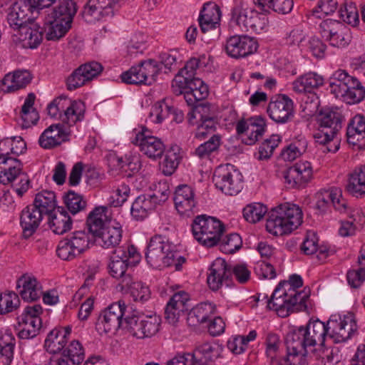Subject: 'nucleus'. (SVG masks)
<instances>
[{
	"mask_svg": "<svg viewBox=\"0 0 365 365\" xmlns=\"http://www.w3.org/2000/svg\"><path fill=\"white\" fill-rule=\"evenodd\" d=\"M122 226L116 220H109L104 228L94 237L103 248H111L118 245L122 239Z\"/></svg>",
	"mask_w": 365,
	"mask_h": 365,
	"instance_id": "25",
	"label": "nucleus"
},
{
	"mask_svg": "<svg viewBox=\"0 0 365 365\" xmlns=\"http://www.w3.org/2000/svg\"><path fill=\"white\" fill-rule=\"evenodd\" d=\"M284 183L287 188H299L309 181L312 168L308 161L299 162L284 171Z\"/></svg>",
	"mask_w": 365,
	"mask_h": 365,
	"instance_id": "18",
	"label": "nucleus"
},
{
	"mask_svg": "<svg viewBox=\"0 0 365 365\" xmlns=\"http://www.w3.org/2000/svg\"><path fill=\"white\" fill-rule=\"evenodd\" d=\"M173 200L175 208L182 215H189L195 207L194 191L187 185H180L177 187Z\"/></svg>",
	"mask_w": 365,
	"mask_h": 365,
	"instance_id": "28",
	"label": "nucleus"
},
{
	"mask_svg": "<svg viewBox=\"0 0 365 365\" xmlns=\"http://www.w3.org/2000/svg\"><path fill=\"white\" fill-rule=\"evenodd\" d=\"M103 71L102 65L91 61L80 66L67 78V88L73 91L98 76Z\"/></svg>",
	"mask_w": 365,
	"mask_h": 365,
	"instance_id": "17",
	"label": "nucleus"
},
{
	"mask_svg": "<svg viewBox=\"0 0 365 365\" xmlns=\"http://www.w3.org/2000/svg\"><path fill=\"white\" fill-rule=\"evenodd\" d=\"M355 78L351 76L344 70L335 71L329 80L330 92L339 98L347 91V86Z\"/></svg>",
	"mask_w": 365,
	"mask_h": 365,
	"instance_id": "43",
	"label": "nucleus"
},
{
	"mask_svg": "<svg viewBox=\"0 0 365 365\" xmlns=\"http://www.w3.org/2000/svg\"><path fill=\"white\" fill-rule=\"evenodd\" d=\"M187 294L185 292H179L173 295L165 309V318L169 324H175L185 309Z\"/></svg>",
	"mask_w": 365,
	"mask_h": 365,
	"instance_id": "34",
	"label": "nucleus"
},
{
	"mask_svg": "<svg viewBox=\"0 0 365 365\" xmlns=\"http://www.w3.org/2000/svg\"><path fill=\"white\" fill-rule=\"evenodd\" d=\"M221 17L220 7L214 2H207L203 5L198 18L200 30L205 33L215 29Z\"/></svg>",
	"mask_w": 365,
	"mask_h": 365,
	"instance_id": "27",
	"label": "nucleus"
},
{
	"mask_svg": "<svg viewBox=\"0 0 365 365\" xmlns=\"http://www.w3.org/2000/svg\"><path fill=\"white\" fill-rule=\"evenodd\" d=\"M31 79V74L28 71H15L4 76L1 80V89L6 93L15 92L24 88Z\"/></svg>",
	"mask_w": 365,
	"mask_h": 365,
	"instance_id": "32",
	"label": "nucleus"
},
{
	"mask_svg": "<svg viewBox=\"0 0 365 365\" xmlns=\"http://www.w3.org/2000/svg\"><path fill=\"white\" fill-rule=\"evenodd\" d=\"M66 98H58L53 100L47 107L48 113L52 118L59 116L61 124L73 126L78 121H81L84 118L85 106L79 101H68L69 105L64 109V104L67 101Z\"/></svg>",
	"mask_w": 365,
	"mask_h": 365,
	"instance_id": "8",
	"label": "nucleus"
},
{
	"mask_svg": "<svg viewBox=\"0 0 365 365\" xmlns=\"http://www.w3.org/2000/svg\"><path fill=\"white\" fill-rule=\"evenodd\" d=\"M172 106L168 105L164 101L155 103L151 108L150 117H155L153 122L161 123L165 119L170 118Z\"/></svg>",
	"mask_w": 365,
	"mask_h": 365,
	"instance_id": "57",
	"label": "nucleus"
},
{
	"mask_svg": "<svg viewBox=\"0 0 365 365\" xmlns=\"http://www.w3.org/2000/svg\"><path fill=\"white\" fill-rule=\"evenodd\" d=\"M242 245V240L237 233H231L225 236L220 242V250L226 254H233Z\"/></svg>",
	"mask_w": 365,
	"mask_h": 365,
	"instance_id": "51",
	"label": "nucleus"
},
{
	"mask_svg": "<svg viewBox=\"0 0 365 365\" xmlns=\"http://www.w3.org/2000/svg\"><path fill=\"white\" fill-rule=\"evenodd\" d=\"M16 288L22 299L26 302L36 301L42 294L40 283L30 274L22 275L17 281Z\"/></svg>",
	"mask_w": 365,
	"mask_h": 365,
	"instance_id": "24",
	"label": "nucleus"
},
{
	"mask_svg": "<svg viewBox=\"0 0 365 365\" xmlns=\"http://www.w3.org/2000/svg\"><path fill=\"white\" fill-rule=\"evenodd\" d=\"M302 222V212L294 204L285 202L272 208L267 215V230L274 235H283L296 230Z\"/></svg>",
	"mask_w": 365,
	"mask_h": 365,
	"instance_id": "3",
	"label": "nucleus"
},
{
	"mask_svg": "<svg viewBox=\"0 0 365 365\" xmlns=\"http://www.w3.org/2000/svg\"><path fill=\"white\" fill-rule=\"evenodd\" d=\"M130 188L127 185H120L108 198V205L113 207L121 206L127 200Z\"/></svg>",
	"mask_w": 365,
	"mask_h": 365,
	"instance_id": "62",
	"label": "nucleus"
},
{
	"mask_svg": "<svg viewBox=\"0 0 365 365\" xmlns=\"http://www.w3.org/2000/svg\"><path fill=\"white\" fill-rule=\"evenodd\" d=\"M330 205H332L339 212L346 211V201L342 197V192L340 188L332 187L318 194L316 208L319 212H324Z\"/></svg>",
	"mask_w": 365,
	"mask_h": 365,
	"instance_id": "22",
	"label": "nucleus"
},
{
	"mask_svg": "<svg viewBox=\"0 0 365 365\" xmlns=\"http://www.w3.org/2000/svg\"><path fill=\"white\" fill-rule=\"evenodd\" d=\"M177 252L165 236L155 235L147 246L145 259L148 264L155 269H163L173 264Z\"/></svg>",
	"mask_w": 365,
	"mask_h": 365,
	"instance_id": "5",
	"label": "nucleus"
},
{
	"mask_svg": "<svg viewBox=\"0 0 365 365\" xmlns=\"http://www.w3.org/2000/svg\"><path fill=\"white\" fill-rule=\"evenodd\" d=\"M251 11H255V10L245 6L242 2H240L232 10L231 19L240 27L245 29L249 22Z\"/></svg>",
	"mask_w": 365,
	"mask_h": 365,
	"instance_id": "50",
	"label": "nucleus"
},
{
	"mask_svg": "<svg viewBox=\"0 0 365 365\" xmlns=\"http://www.w3.org/2000/svg\"><path fill=\"white\" fill-rule=\"evenodd\" d=\"M39 11L38 9L30 8L28 0H21L15 2L9 9L7 16V21L10 26L16 30L23 26L27 25L29 21H32L29 18L26 20L28 12Z\"/></svg>",
	"mask_w": 365,
	"mask_h": 365,
	"instance_id": "26",
	"label": "nucleus"
},
{
	"mask_svg": "<svg viewBox=\"0 0 365 365\" xmlns=\"http://www.w3.org/2000/svg\"><path fill=\"white\" fill-rule=\"evenodd\" d=\"M133 143L140 148V150L145 155L153 160L160 158L165 150L161 139L149 135L148 131L138 133Z\"/></svg>",
	"mask_w": 365,
	"mask_h": 365,
	"instance_id": "21",
	"label": "nucleus"
},
{
	"mask_svg": "<svg viewBox=\"0 0 365 365\" xmlns=\"http://www.w3.org/2000/svg\"><path fill=\"white\" fill-rule=\"evenodd\" d=\"M319 27L322 37L331 46L344 48L351 42L350 29L339 21L327 19L320 24Z\"/></svg>",
	"mask_w": 365,
	"mask_h": 365,
	"instance_id": "12",
	"label": "nucleus"
},
{
	"mask_svg": "<svg viewBox=\"0 0 365 365\" xmlns=\"http://www.w3.org/2000/svg\"><path fill=\"white\" fill-rule=\"evenodd\" d=\"M76 11V3L73 1L59 0L58 6H55L46 16L50 17L51 19H56V20L71 25Z\"/></svg>",
	"mask_w": 365,
	"mask_h": 365,
	"instance_id": "38",
	"label": "nucleus"
},
{
	"mask_svg": "<svg viewBox=\"0 0 365 365\" xmlns=\"http://www.w3.org/2000/svg\"><path fill=\"white\" fill-rule=\"evenodd\" d=\"M346 190L356 197L365 195V165L356 167L349 175Z\"/></svg>",
	"mask_w": 365,
	"mask_h": 365,
	"instance_id": "39",
	"label": "nucleus"
},
{
	"mask_svg": "<svg viewBox=\"0 0 365 365\" xmlns=\"http://www.w3.org/2000/svg\"><path fill=\"white\" fill-rule=\"evenodd\" d=\"M343 116L337 110L329 108L322 109L317 117L319 128L314 134L317 143L326 145L334 140L341 128Z\"/></svg>",
	"mask_w": 365,
	"mask_h": 365,
	"instance_id": "7",
	"label": "nucleus"
},
{
	"mask_svg": "<svg viewBox=\"0 0 365 365\" xmlns=\"http://www.w3.org/2000/svg\"><path fill=\"white\" fill-rule=\"evenodd\" d=\"M267 212V208L262 203L255 202L247 205L243 209L245 219L251 223H256L261 220Z\"/></svg>",
	"mask_w": 365,
	"mask_h": 365,
	"instance_id": "49",
	"label": "nucleus"
},
{
	"mask_svg": "<svg viewBox=\"0 0 365 365\" xmlns=\"http://www.w3.org/2000/svg\"><path fill=\"white\" fill-rule=\"evenodd\" d=\"M222 348L217 344L205 343L199 347V351L202 355L205 362H213L221 354Z\"/></svg>",
	"mask_w": 365,
	"mask_h": 365,
	"instance_id": "64",
	"label": "nucleus"
},
{
	"mask_svg": "<svg viewBox=\"0 0 365 365\" xmlns=\"http://www.w3.org/2000/svg\"><path fill=\"white\" fill-rule=\"evenodd\" d=\"M48 224L51 230L56 235H63L72 228L73 220L63 207H58L49 215Z\"/></svg>",
	"mask_w": 365,
	"mask_h": 365,
	"instance_id": "35",
	"label": "nucleus"
},
{
	"mask_svg": "<svg viewBox=\"0 0 365 365\" xmlns=\"http://www.w3.org/2000/svg\"><path fill=\"white\" fill-rule=\"evenodd\" d=\"M142 69L145 85H151L156 80V76L159 73L160 68L156 61L150 59L147 61H142Z\"/></svg>",
	"mask_w": 365,
	"mask_h": 365,
	"instance_id": "61",
	"label": "nucleus"
},
{
	"mask_svg": "<svg viewBox=\"0 0 365 365\" xmlns=\"http://www.w3.org/2000/svg\"><path fill=\"white\" fill-rule=\"evenodd\" d=\"M43 215V211L38 210L32 204L23 209L20 215V225L24 238L28 239L36 232Z\"/></svg>",
	"mask_w": 365,
	"mask_h": 365,
	"instance_id": "23",
	"label": "nucleus"
},
{
	"mask_svg": "<svg viewBox=\"0 0 365 365\" xmlns=\"http://www.w3.org/2000/svg\"><path fill=\"white\" fill-rule=\"evenodd\" d=\"M107 207L98 206L95 207L86 217V225L89 232L93 236L100 233L105 226L107 225L108 220L106 217Z\"/></svg>",
	"mask_w": 365,
	"mask_h": 365,
	"instance_id": "42",
	"label": "nucleus"
},
{
	"mask_svg": "<svg viewBox=\"0 0 365 365\" xmlns=\"http://www.w3.org/2000/svg\"><path fill=\"white\" fill-rule=\"evenodd\" d=\"M123 1L88 0L82 11L83 18L86 22L93 24L103 19L112 17Z\"/></svg>",
	"mask_w": 365,
	"mask_h": 365,
	"instance_id": "13",
	"label": "nucleus"
},
{
	"mask_svg": "<svg viewBox=\"0 0 365 365\" xmlns=\"http://www.w3.org/2000/svg\"><path fill=\"white\" fill-rule=\"evenodd\" d=\"M9 155V153L0 154V182L4 185L14 180L21 170V162Z\"/></svg>",
	"mask_w": 365,
	"mask_h": 365,
	"instance_id": "29",
	"label": "nucleus"
},
{
	"mask_svg": "<svg viewBox=\"0 0 365 365\" xmlns=\"http://www.w3.org/2000/svg\"><path fill=\"white\" fill-rule=\"evenodd\" d=\"M216 308L210 302L200 303L193 307L188 313L187 322L189 326L195 327L210 320L214 315Z\"/></svg>",
	"mask_w": 365,
	"mask_h": 365,
	"instance_id": "37",
	"label": "nucleus"
},
{
	"mask_svg": "<svg viewBox=\"0 0 365 365\" xmlns=\"http://www.w3.org/2000/svg\"><path fill=\"white\" fill-rule=\"evenodd\" d=\"M257 47L255 38L247 35H235L227 39L225 49L230 56L239 58L254 53Z\"/></svg>",
	"mask_w": 365,
	"mask_h": 365,
	"instance_id": "19",
	"label": "nucleus"
},
{
	"mask_svg": "<svg viewBox=\"0 0 365 365\" xmlns=\"http://www.w3.org/2000/svg\"><path fill=\"white\" fill-rule=\"evenodd\" d=\"M180 150L179 146L175 145L165 152V159L161 164L162 172L165 175H171L178 168L181 159Z\"/></svg>",
	"mask_w": 365,
	"mask_h": 365,
	"instance_id": "46",
	"label": "nucleus"
},
{
	"mask_svg": "<svg viewBox=\"0 0 365 365\" xmlns=\"http://www.w3.org/2000/svg\"><path fill=\"white\" fill-rule=\"evenodd\" d=\"M23 46L29 48H37L42 41L43 32L41 27L34 21H29L27 25L16 29Z\"/></svg>",
	"mask_w": 365,
	"mask_h": 365,
	"instance_id": "31",
	"label": "nucleus"
},
{
	"mask_svg": "<svg viewBox=\"0 0 365 365\" xmlns=\"http://www.w3.org/2000/svg\"><path fill=\"white\" fill-rule=\"evenodd\" d=\"M71 333V327H56L48 334L45 340L44 346L46 351L56 354L63 350L67 339Z\"/></svg>",
	"mask_w": 365,
	"mask_h": 365,
	"instance_id": "30",
	"label": "nucleus"
},
{
	"mask_svg": "<svg viewBox=\"0 0 365 365\" xmlns=\"http://www.w3.org/2000/svg\"><path fill=\"white\" fill-rule=\"evenodd\" d=\"M243 177L234 165L218 166L214 171L212 181L216 187L226 195H235L242 188Z\"/></svg>",
	"mask_w": 365,
	"mask_h": 365,
	"instance_id": "11",
	"label": "nucleus"
},
{
	"mask_svg": "<svg viewBox=\"0 0 365 365\" xmlns=\"http://www.w3.org/2000/svg\"><path fill=\"white\" fill-rule=\"evenodd\" d=\"M120 290H129L135 301L143 302L150 298L149 288L141 282H133V277L131 278V284L128 287H121Z\"/></svg>",
	"mask_w": 365,
	"mask_h": 365,
	"instance_id": "52",
	"label": "nucleus"
},
{
	"mask_svg": "<svg viewBox=\"0 0 365 365\" xmlns=\"http://www.w3.org/2000/svg\"><path fill=\"white\" fill-rule=\"evenodd\" d=\"M347 91L340 97L343 98L349 104L361 102L365 97V88L357 78H354L347 86Z\"/></svg>",
	"mask_w": 365,
	"mask_h": 365,
	"instance_id": "48",
	"label": "nucleus"
},
{
	"mask_svg": "<svg viewBox=\"0 0 365 365\" xmlns=\"http://www.w3.org/2000/svg\"><path fill=\"white\" fill-rule=\"evenodd\" d=\"M323 78L314 72H309L298 77L292 83L293 91L296 93L312 92L323 84Z\"/></svg>",
	"mask_w": 365,
	"mask_h": 365,
	"instance_id": "40",
	"label": "nucleus"
},
{
	"mask_svg": "<svg viewBox=\"0 0 365 365\" xmlns=\"http://www.w3.org/2000/svg\"><path fill=\"white\" fill-rule=\"evenodd\" d=\"M46 215H51L57 209V202L54 192L43 190L37 193L32 204Z\"/></svg>",
	"mask_w": 365,
	"mask_h": 365,
	"instance_id": "44",
	"label": "nucleus"
},
{
	"mask_svg": "<svg viewBox=\"0 0 365 365\" xmlns=\"http://www.w3.org/2000/svg\"><path fill=\"white\" fill-rule=\"evenodd\" d=\"M347 142L359 148L365 146V118L361 115H355L349 123L346 128Z\"/></svg>",
	"mask_w": 365,
	"mask_h": 365,
	"instance_id": "33",
	"label": "nucleus"
},
{
	"mask_svg": "<svg viewBox=\"0 0 365 365\" xmlns=\"http://www.w3.org/2000/svg\"><path fill=\"white\" fill-rule=\"evenodd\" d=\"M327 337L334 343L344 342L357 331V324L353 314L341 316L332 314L325 323Z\"/></svg>",
	"mask_w": 365,
	"mask_h": 365,
	"instance_id": "10",
	"label": "nucleus"
},
{
	"mask_svg": "<svg viewBox=\"0 0 365 365\" xmlns=\"http://www.w3.org/2000/svg\"><path fill=\"white\" fill-rule=\"evenodd\" d=\"M69 128L60 123L51 125L40 135L39 145L44 149H52L68 141Z\"/></svg>",
	"mask_w": 365,
	"mask_h": 365,
	"instance_id": "20",
	"label": "nucleus"
},
{
	"mask_svg": "<svg viewBox=\"0 0 365 365\" xmlns=\"http://www.w3.org/2000/svg\"><path fill=\"white\" fill-rule=\"evenodd\" d=\"M63 200L66 208L72 215L81 213L86 208L87 202L83 196L73 190H68L66 192Z\"/></svg>",
	"mask_w": 365,
	"mask_h": 365,
	"instance_id": "45",
	"label": "nucleus"
},
{
	"mask_svg": "<svg viewBox=\"0 0 365 365\" xmlns=\"http://www.w3.org/2000/svg\"><path fill=\"white\" fill-rule=\"evenodd\" d=\"M325 323L319 319L309 320L306 326L292 328L285 336L287 354L293 355V359L299 354L304 356L307 349L317 346L324 348L327 337Z\"/></svg>",
	"mask_w": 365,
	"mask_h": 365,
	"instance_id": "1",
	"label": "nucleus"
},
{
	"mask_svg": "<svg viewBox=\"0 0 365 365\" xmlns=\"http://www.w3.org/2000/svg\"><path fill=\"white\" fill-rule=\"evenodd\" d=\"M301 108L308 115L315 113L319 106V100L316 93L313 92L301 93Z\"/></svg>",
	"mask_w": 365,
	"mask_h": 365,
	"instance_id": "58",
	"label": "nucleus"
},
{
	"mask_svg": "<svg viewBox=\"0 0 365 365\" xmlns=\"http://www.w3.org/2000/svg\"><path fill=\"white\" fill-rule=\"evenodd\" d=\"M231 277V266L225 259L218 257L212 262L207 270V283L212 291L216 292L224 284L228 285Z\"/></svg>",
	"mask_w": 365,
	"mask_h": 365,
	"instance_id": "16",
	"label": "nucleus"
},
{
	"mask_svg": "<svg viewBox=\"0 0 365 365\" xmlns=\"http://www.w3.org/2000/svg\"><path fill=\"white\" fill-rule=\"evenodd\" d=\"M269 118L277 123H286L294 117V103L285 94L273 97L267 106Z\"/></svg>",
	"mask_w": 365,
	"mask_h": 365,
	"instance_id": "15",
	"label": "nucleus"
},
{
	"mask_svg": "<svg viewBox=\"0 0 365 365\" xmlns=\"http://www.w3.org/2000/svg\"><path fill=\"white\" fill-rule=\"evenodd\" d=\"M85 357L84 350L78 340H73L63 350L62 356L54 361L53 365H79Z\"/></svg>",
	"mask_w": 365,
	"mask_h": 365,
	"instance_id": "36",
	"label": "nucleus"
},
{
	"mask_svg": "<svg viewBox=\"0 0 365 365\" xmlns=\"http://www.w3.org/2000/svg\"><path fill=\"white\" fill-rule=\"evenodd\" d=\"M160 326V319L156 314H133L125 317L124 331L138 339H144L155 336Z\"/></svg>",
	"mask_w": 365,
	"mask_h": 365,
	"instance_id": "6",
	"label": "nucleus"
},
{
	"mask_svg": "<svg viewBox=\"0 0 365 365\" xmlns=\"http://www.w3.org/2000/svg\"><path fill=\"white\" fill-rule=\"evenodd\" d=\"M126 306L124 302L118 301L109 305L98 316L96 329L100 334L114 333L118 329L124 330L125 324V312Z\"/></svg>",
	"mask_w": 365,
	"mask_h": 365,
	"instance_id": "9",
	"label": "nucleus"
},
{
	"mask_svg": "<svg viewBox=\"0 0 365 365\" xmlns=\"http://www.w3.org/2000/svg\"><path fill=\"white\" fill-rule=\"evenodd\" d=\"M129 263L126 252L123 247H119L113 252L108 264L110 274L119 280L118 286L121 287H128L131 284L132 275L127 272Z\"/></svg>",
	"mask_w": 365,
	"mask_h": 365,
	"instance_id": "14",
	"label": "nucleus"
},
{
	"mask_svg": "<svg viewBox=\"0 0 365 365\" xmlns=\"http://www.w3.org/2000/svg\"><path fill=\"white\" fill-rule=\"evenodd\" d=\"M267 24L268 19L265 14H260L257 11H251L249 22L245 29L260 33L266 28Z\"/></svg>",
	"mask_w": 365,
	"mask_h": 365,
	"instance_id": "60",
	"label": "nucleus"
},
{
	"mask_svg": "<svg viewBox=\"0 0 365 365\" xmlns=\"http://www.w3.org/2000/svg\"><path fill=\"white\" fill-rule=\"evenodd\" d=\"M282 282L279 283L274 290L270 299L268 300L267 307L276 311L280 317H286L291 313L305 311L307 309L306 304L309 297V289L306 288L302 292L294 289H286Z\"/></svg>",
	"mask_w": 365,
	"mask_h": 365,
	"instance_id": "2",
	"label": "nucleus"
},
{
	"mask_svg": "<svg viewBox=\"0 0 365 365\" xmlns=\"http://www.w3.org/2000/svg\"><path fill=\"white\" fill-rule=\"evenodd\" d=\"M46 24L48 25L46 37L48 41L58 40L63 36L71 25L60 21L56 19H51L50 17H46Z\"/></svg>",
	"mask_w": 365,
	"mask_h": 365,
	"instance_id": "47",
	"label": "nucleus"
},
{
	"mask_svg": "<svg viewBox=\"0 0 365 365\" xmlns=\"http://www.w3.org/2000/svg\"><path fill=\"white\" fill-rule=\"evenodd\" d=\"M121 80L128 84H142L145 83L141 63L137 66L131 67L121 74Z\"/></svg>",
	"mask_w": 365,
	"mask_h": 365,
	"instance_id": "63",
	"label": "nucleus"
},
{
	"mask_svg": "<svg viewBox=\"0 0 365 365\" xmlns=\"http://www.w3.org/2000/svg\"><path fill=\"white\" fill-rule=\"evenodd\" d=\"M279 141L280 139L277 135H272L269 138L266 139L259 147L257 158L259 160L269 159Z\"/></svg>",
	"mask_w": 365,
	"mask_h": 365,
	"instance_id": "54",
	"label": "nucleus"
},
{
	"mask_svg": "<svg viewBox=\"0 0 365 365\" xmlns=\"http://www.w3.org/2000/svg\"><path fill=\"white\" fill-rule=\"evenodd\" d=\"M194 238L206 247H212L220 242L225 232V226L216 217L200 215L195 217L192 223Z\"/></svg>",
	"mask_w": 365,
	"mask_h": 365,
	"instance_id": "4",
	"label": "nucleus"
},
{
	"mask_svg": "<svg viewBox=\"0 0 365 365\" xmlns=\"http://www.w3.org/2000/svg\"><path fill=\"white\" fill-rule=\"evenodd\" d=\"M77 252L81 255L89 247V237L85 231H76L69 237H66Z\"/></svg>",
	"mask_w": 365,
	"mask_h": 365,
	"instance_id": "56",
	"label": "nucleus"
},
{
	"mask_svg": "<svg viewBox=\"0 0 365 365\" xmlns=\"http://www.w3.org/2000/svg\"><path fill=\"white\" fill-rule=\"evenodd\" d=\"M306 148L307 141L304 139L300 140L284 149L281 156L285 161H293L305 151Z\"/></svg>",
	"mask_w": 365,
	"mask_h": 365,
	"instance_id": "53",
	"label": "nucleus"
},
{
	"mask_svg": "<svg viewBox=\"0 0 365 365\" xmlns=\"http://www.w3.org/2000/svg\"><path fill=\"white\" fill-rule=\"evenodd\" d=\"M253 132L252 130H247L245 133L246 137L242 139V142L247 145H253L259 139V137L262 136L265 131V120L258 116V120L253 124Z\"/></svg>",
	"mask_w": 365,
	"mask_h": 365,
	"instance_id": "59",
	"label": "nucleus"
},
{
	"mask_svg": "<svg viewBox=\"0 0 365 365\" xmlns=\"http://www.w3.org/2000/svg\"><path fill=\"white\" fill-rule=\"evenodd\" d=\"M43 313V309L40 304L27 306L24 312L18 317L19 324H33L34 321L41 322L40 315ZM36 324V322H35Z\"/></svg>",
	"mask_w": 365,
	"mask_h": 365,
	"instance_id": "55",
	"label": "nucleus"
},
{
	"mask_svg": "<svg viewBox=\"0 0 365 365\" xmlns=\"http://www.w3.org/2000/svg\"><path fill=\"white\" fill-rule=\"evenodd\" d=\"M156 207V201H154L150 195H140L133 202L130 212L135 220H141Z\"/></svg>",
	"mask_w": 365,
	"mask_h": 365,
	"instance_id": "41",
	"label": "nucleus"
}]
</instances>
